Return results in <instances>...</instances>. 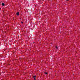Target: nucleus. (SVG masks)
<instances>
[{
  "mask_svg": "<svg viewBox=\"0 0 80 80\" xmlns=\"http://www.w3.org/2000/svg\"><path fill=\"white\" fill-rule=\"evenodd\" d=\"M16 15L18 16H19V15H20V13H19V12H18L16 13Z\"/></svg>",
  "mask_w": 80,
  "mask_h": 80,
  "instance_id": "f257e3e1",
  "label": "nucleus"
},
{
  "mask_svg": "<svg viewBox=\"0 0 80 80\" xmlns=\"http://www.w3.org/2000/svg\"><path fill=\"white\" fill-rule=\"evenodd\" d=\"M2 5L4 6L5 5V3H2Z\"/></svg>",
  "mask_w": 80,
  "mask_h": 80,
  "instance_id": "f03ea898",
  "label": "nucleus"
},
{
  "mask_svg": "<svg viewBox=\"0 0 80 80\" xmlns=\"http://www.w3.org/2000/svg\"><path fill=\"white\" fill-rule=\"evenodd\" d=\"M36 77V76H33V78L34 79V80H35V78Z\"/></svg>",
  "mask_w": 80,
  "mask_h": 80,
  "instance_id": "7ed1b4c3",
  "label": "nucleus"
},
{
  "mask_svg": "<svg viewBox=\"0 0 80 80\" xmlns=\"http://www.w3.org/2000/svg\"><path fill=\"white\" fill-rule=\"evenodd\" d=\"M56 49H58V47H57V46H56Z\"/></svg>",
  "mask_w": 80,
  "mask_h": 80,
  "instance_id": "20e7f679",
  "label": "nucleus"
},
{
  "mask_svg": "<svg viewBox=\"0 0 80 80\" xmlns=\"http://www.w3.org/2000/svg\"><path fill=\"white\" fill-rule=\"evenodd\" d=\"M48 73L47 72H45V74H47Z\"/></svg>",
  "mask_w": 80,
  "mask_h": 80,
  "instance_id": "39448f33",
  "label": "nucleus"
},
{
  "mask_svg": "<svg viewBox=\"0 0 80 80\" xmlns=\"http://www.w3.org/2000/svg\"><path fill=\"white\" fill-rule=\"evenodd\" d=\"M21 23H23V22H22Z\"/></svg>",
  "mask_w": 80,
  "mask_h": 80,
  "instance_id": "423d86ee",
  "label": "nucleus"
},
{
  "mask_svg": "<svg viewBox=\"0 0 80 80\" xmlns=\"http://www.w3.org/2000/svg\"><path fill=\"white\" fill-rule=\"evenodd\" d=\"M68 0H67V1H68Z\"/></svg>",
  "mask_w": 80,
  "mask_h": 80,
  "instance_id": "0eeeda50",
  "label": "nucleus"
}]
</instances>
